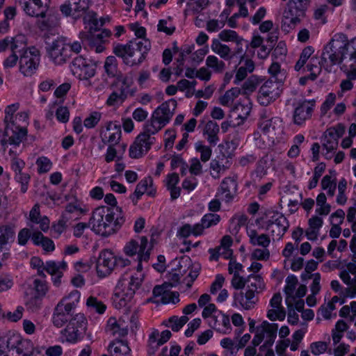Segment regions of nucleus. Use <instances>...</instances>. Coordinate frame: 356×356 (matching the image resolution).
<instances>
[{"label":"nucleus","instance_id":"obj_1","mask_svg":"<svg viewBox=\"0 0 356 356\" xmlns=\"http://www.w3.org/2000/svg\"><path fill=\"white\" fill-rule=\"evenodd\" d=\"M177 105V101L170 99L155 109L150 119L144 124L142 132L130 146L129 156L131 158H140L151 149L156 142L155 135L170 122Z\"/></svg>","mask_w":356,"mask_h":356},{"label":"nucleus","instance_id":"obj_2","mask_svg":"<svg viewBox=\"0 0 356 356\" xmlns=\"http://www.w3.org/2000/svg\"><path fill=\"white\" fill-rule=\"evenodd\" d=\"M323 61L328 70L343 61L350 67L356 65V38L349 40L346 35L334 34L323 49Z\"/></svg>","mask_w":356,"mask_h":356},{"label":"nucleus","instance_id":"obj_3","mask_svg":"<svg viewBox=\"0 0 356 356\" xmlns=\"http://www.w3.org/2000/svg\"><path fill=\"white\" fill-rule=\"evenodd\" d=\"M124 222L120 207L101 206L95 208L89 220L91 229L97 234L108 237L116 233Z\"/></svg>","mask_w":356,"mask_h":356},{"label":"nucleus","instance_id":"obj_4","mask_svg":"<svg viewBox=\"0 0 356 356\" xmlns=\"http://www.w3.org/2000/svg\"><path fill=\"white\" fill-rule=\"evenodd\" d=\"M144 261L138 260L136 273L132 275L129 279H121L115 291L113 304L117 309L125 307L131 303L134 294L139 289L143 280V264ZM147 262L148 261H145Z\"/></svg>","mask_w":356,"mask_h":356},{"label":"nucleus","instance_id":"obj_5","mask_svg":"<svg viewBox=\"0 0 356 356\" xmlns=\"http://www.w3.org/2000/svg\"><path fill=\"white\" fill-rule=\"evenodd\" d=\"M150 48L151 44L147 39L134 40L126 44H118L114 47L113 53L122 58L126 65L134 66L144 60Z\"/></svg>","mask_w":356,"mask_h":356},{"label":"nucleus","instance_id":"obj_6","mask_svg":"<svg viewBox=\"0 0 356 356\" xmlns=\"http://www.w3.org/2000/svg\"><path fill=\"white\" fill-rule=\"evenodd\" d=\"M257 125L259 131L273 143L284 140V127L280 118L271 117L266 111H264L260 114Z\"/></svg>","mask_w":356,"mask_h":356},{"label":"nucleus","instance_id":"obj_7","mask_svg":"<svg viewBox=\"0 0 356 356\" xmlns=\"http://www.w3.org/2000/svg\"><path fill=\"white\" fill-rule=\"evenodd\" d=\"M130 264L128 259L115 255L111 250L106 249L100 252L96 265L98 277H106L111 274L115 268H124Z\"/></svg>","mask_w":356,"mask_h":356},{"label":"nucleus","instance_id":"obj_8","mask_svg":"<svg viewBox=\"0 0 356 356\" xmlns=\"http://www.w3.org/2000/svg\"><path fill=\"white\" fill-rule=\"evenodd\" d=\"M345 133V126L338 124L326 129L321 138L322 144V154L325 159L330 160L334 156L338 147L339 139Z\"/></svg>","mask_w":356,"mask_h":356},{"label":"nucleus","instance_id":"obj_9","mask_svg":"<svg viewBox=\"0 0 356 356\" xmlns=\"http://www.w3.org/2000/svg\"><path fill=\"white\" fill-rule=\"evenodd\" d=\"M87 320L82 314H76L71 318L66 327L60 331L63 341L76 343L80 341L86 332Z\"/></svg>","mask_w":356,"mask_h":356},{"label":"nucleus","instance_id":"obj_10","mask_svg":"<svg viewBox=\"0 0 356 356\" xmlns=\"http://www.w3.org/2000/svg\"><path fill=\"white\" fill-rule=\"evenodd\" d=\"M311 0H289L284 11L285 23H289L290 28H295L306 16Z\"/></svg>","mask_w":356,"mask_h":356},{"label":"nucleus","instance_id":"obj_11","mask_svg":"<svg viewBox=\"0 0 356 356\" xmlns=\"http://www.w3.org/2000/svg\"><path fill=\"white\" fill-rule=\"evenodd\" d=\"M277 331V323L264 321L260 325L256 327L255 334L252 341V345L258 346L264 342L261 346L262 348H270L275 341Z\"/></svg>","mask_w":356,"mask_h":356},{"label":"nucleus","instance_id":"obj_12","mask_svg":"<svg viewBox=\"0 0 356 356\" xmlns=\"http://www.w3.org/2000/svg\"><path fill=\"white\" fill-rule=\"evenodd\" d=\"M40 54L35 47H30L19 55V72L25 76H32L38 70Z\"/></svg>","mask_w":356,"mask_h":356},{"label":"nucleus","instance_id":"obj_13","mask_svg":"<svg viewBox=\"0 0 356 356\" xmlns=\"http://www.w3.org/2000/svg\"><path fill=\"white\" fill-rule=\"evenodd\" d=\"M292 121L294 124L302 127L312 118L316 107L315 99H302L293 104Z\"/></svg>","mask_w":356,"mask_h":356},{"label":"nucleus","instance_id":"obj_14","mask_svg":"<svg viewBox=\"0 0 356 356\" xmlns=\"http://www.w3.org/2000/svg\"><path fill=\"white\" fill-rule=\"evenodd\" d=\"M289 227V221L282 213L273 212L266 222L265 229L268 232L273 240H280L286 232Z\"/></svg>","mask_w":356,"mask_h":356},{"label":"nucleus","instance_id":"obj_15","mask_svg":"<svg viewBox=\"0 0 356 356\" xmlns=\"http://www.w3.org/2000/svg\"><path fill=\"white\" fill-rule=\"evenodd\" d=\"M151 248L148 244L147 237L143 236L140 241L131 240L124 246L123 251L129 257L137 255V259L140 261H148L150 256Z\"/></svg>","mask_w":356,"mask_h":356},{"label":"nucleus","instance_id":"obj_16","mask_svg":"<svg viewBox=\"0 0 356 356\" xmlns=\"http://www.w3.org/2000/svg\"><path fill=\"white\" fill-rule=\"evenodd\" d=\"M71 71L79 80L88 81L95 76L96 68L90 60L77 56L72 62Z\"/></svg>","mask_w":356,"mask_h":356},{"label":"nucleus","instance_id":"obj_17","mask_svg":"<svg viewBox=\"0 0 356 356\" xmlns=\"http://www.w3.org/2000/svg\"><path fill=\"white\" fill-rule=\"evenodd\" d=\"M48 54L56 65L65 63L72 56L69 45L62 38H57L52 42L48 49Z\"/></svg>","mask_w":356,"mask_h":356},{"label":"nucleus","instance_id":"obj_18","mask_svg":"<svg viewBox=\"0 0 356 356\" xmlns=\"http://www.w3.org/2000/svg\"><path fill=\"white\" fill-rule=\"evenodd\" d=\"M281 93L280 83L272 79L264 83L260 87L257 99L263 106H268L279 97Z\"/></svg>","mask_w":356,"mask_h":356},{"label":"nucleus","instance_id":"obj_19","mask_svg":"<svg viewBox=\"0 0 356 356\" xmlns=\"http://www.w3.org/2000/svg\"><path fill=\"white\" fill-rule=\"evenodd\" d=\"M50 0H17L23 11L30 17H44Z\"/></svg>","mask_w":356,"mask_h":356},{"label":"nucleus","instance_id":"obj_20","mask_svg":"<svg viewBox=\"0 0 356 356\" xmlns=\"http://www.w3.org/2000/svg\"><path fill=\"white\" fill-rule=\"evenodd\" d=\"M111 35V31L108 29H104L99 33H80L79 38L83 43L87 44L92 49H94L96 53H102L105 50V46L95 43V40H97L103 43L108 42V38Z\"/></svg>","mask_w":356,"mask_h":356},{"label":"nucleus","instance_id":"obj_21","mask_svg":"<svg viewBox=\"0 0 356 356\" xmlns=\"http://www.w3.org/2000/svg\"><path fill=\"white\" fill-rule=\"evenodd\" d=\"M339 276L343 283L348 286L343 291L344 296L356 298V264L349 263L346 268L340 273Z\"/></svg>","mask_w":356,"mask_h":356},{"label":"nucleus","instance_id":"obj_22","mask_svg":"<svg viewBox=\"0 0 356 356\" xmlns=\"http://www.w3.org/2000/svg\"><path fill=\"white\" fill-rule=\"evenodd\" d=\"M45 271L51 276V282L56 287H59L62 283L64 272L67 269V263L65 260L56 261L49 260L45 262Z\"/></svg>","mask_w":356,"mask_h":356},{"label":"nucleus","instance_id":"obj_23","mask_svg":"<svg viewBox=\"0 0 356 356\" xmlns=\"http://www.w3.org/2000/svg\"><path fill=\"white\" fill-rule=\"evenodd\" d=\"M237 193L236 180L232 177H225L221 182L216 193L220 200L227 203L231 202Z\"/></svg>","mask_w":356,"mask_h":356},{"label":"nucleus","instance_id":"obj_24","mask_svg":"<svg viewBox=\"0 0 356 356\" xmlns=\"http://www.w3.org/2000/svg\"><path fill=\"white\" fill-rule=\"evenodd\" d=\"M172 284L164 282L161 285H156L153 289V295L155 298L161 297V302L163 304H175L179 301V293L170 291Z\"/></svg>","mask_w":356,"mask_h":356},{"label":"nucleus","instance_id":"obj_25","mask_svg":"<svg viewBox=\"0 0 356 356\" xmlns=\"http://www.w3.org/2000/svg\"><path fill=\"white\" fill-rule=\"evenodd\" d=\"M113 85L121 96L124 97L125 99L134 96L137 91L136 88L134 86L132 77L128 75L118 76Z\"/></svg>","mask_w":356,"mask_h":356},{"label":"nucleus","instance_id":"obj_26","mask_svg":"<svg viewBox=\"0 0 356 356\" xmlns=\"http://www.w3.org/2000/svg\"><path fill=\"white\" fill-rule=\"evenodd\" d=\"M121 126L113 122H109L106 129L102 132V140L108 145H117L121 138Z\"/></svg>","mask_w":356,"mask_h":356},{"label":"nucleus","instance_id":"obj_27","mask_svg":"<svg viewBox=\"0 0 356 356\" xmlns=\"http://www.w3.org/2000/svg\"><path fill=\"white\" fill-rule=\"evenodd\" d=\"M29 220L30 223L28 225L31 229L34 228L35 225H38L40 230L44 232L49 228L50 221L47 216L40 215L38 204H35L30 211Z\"/></svg>","mask_w":356,"mask_h":356},{"label":"nucleus","instance_id":"obj_28","mask_svg":"<svg viewBox=\"0 0 356 356\" xmlns=\"http://www.w3.org/2000/svg\"><path fill=\"white\" fill-rule=\"evenodd\" d=\"M90 211V208L83 204V202L74 198L72 201L68 202L65 207V210L62 213L67 219L70 220L72 217L71 215H86Z\"/></svg>","mask_w":356,"mask_h":356},{"label":"nucleus","instance_id":"obj_29","mask_svg":"<svg viewBox=\"0 0 356 356\" xmlns=\"http://www.w3.org/2000/svg\"><path fill=\"white\" fill-rule=\"evenodd\" d=\"M258 299L253 292L245 290V292L235 293L234 295V303L238 305L243 309L249 310L254 307Z\"/></svg>","mask_w":356,"mask_h":356},{"label":"nucleus","instance_id":"obj_30","mask_svg":"<svg viewBox=\"0 0 356 356\" xmlns=\"http://www.w3.org/2000/svg\"><path fill=\"white\" fill-rule=\"evenodd\" d=\"M21 335L14 332H8L0 337V348L4 352L16 350L21 341Z\"/></svg>","mask_w":356,"mask_h":356},{"label":"nucleus","instance_id":"obj_31","mask_svg":"<svg viewBox=\"0 0 356 356\" xmlns=\"http://www.w3.org/2000/svg\"><path fill=\"white\" fill-rule=\"evenodd\" d=\"M247 234L249 237L250 243L254 246H261L263 248H268L270 243L268 235L265 234H259L257 231L249 226L247 227Z\"/></svg>","mask_w":356,"mask_h":356},{"label":"nucleus","instance_id":"obj_32","mask_svg":"<svg viewBox=\"0 0 356 356\" xmlns=\"http://www.w3.org/2000/svg\"><path fill=\"white\" fill-rule=\"evenodd\" d=\"M323 225V220L318 216H314L308 220V228L305 231V235L309 241H316L319 235L321 228Z\"/></svg>","mask_w":356,"mask_h":356},{"label":"nucleus","instance_id":"obj_33","mask_svg":"<svg viewBox=\"0 0 356 356\" xmlns=\"http://www.w3.org/2000/svg\"><path fill=\"white\" fill-rule=\"evenodd\" d=\"M246 289L257 295L265 289V282L261 275L251 274L246 277Z\"/></svg>","mask_w":356,"mask_h":356},{"label":"nucleus","instance_id":"obj_34","mask_svg":"<svg viewBox=\"0 0 356 356\" xmlns=\"http://www.w3.org/2000/svg\"><path fill=\"white\" fill-rule=\"evenodd\" d=\"M81 294L79 291L73 290L68 296L63 297L57 305H61L64 312L70 314L71 312L76 307L79 302Z\"/></svg>","mask_w":356,"mask_h":356},{"label":"nucleus","instance_id":"obj_35","mask_svg":"<svg viewBox=\"0 0 356 356\" xmlns=\"http://www.w3.org/2000/svg\"><path fill=\"white\" fill-rule=\"evenodd\" d=\"M15 229L8 225H0V252L15 240Z\"/></svg>","mask_w":356,"mask_h":356},{"label":"nucleus","instance_id":"obj_36","mask_svg":"<svg viewBox=\"0 0 356 356\" xmlns=\"http://www.w3.org/2000/svg\"><path fill=\"white\" fill-rule=\"evenodd\" d=\"M345 296L343 298L337 296L332 297V300L327 304L323 305L318 311V315H321L324 319L332 318V312L336 309V305H341L345 302Z\"/></svg>","mask_w":356,"mask_h":356},{"label":"nucleus","instance_id":"obj_37","mask_svg":"<svg viewBox=\"0 0 356 356\" xmlns=\"http://www.w3.org/2000/svg\"><path fill=\"white\" fill-rule=\"evenodd\" d=\"M219 131L218 124L214 121L209 120L204 126L203 135L211 145L215 146L220 140L218 136Z\"/></svg>","mask_w":356,"mask_h":356},{"label":"nucleus","instance_id":"obj_38","mask_svg":"<svg viewBox=\"0 0 356 356\" xmlns=\"http://www.w3.org/2000/svg\"><path fill=\"white\" fill-rule=\"evenodd\" d=\"M32 241L35 245L41 246L45 252H53L55 250L54 241L44 236L41 232L34 231L32 233Z\"/></svg>","mask_w":356,"mask_h":356},{"label":"nucleus","instance_id":"obj_39","mask_svg":"<svg viewBox=\"0 0 356 356\" xmlns=\"http://www.w3.org/2000/svg\"><path fill=\"white\" fill-rule=\"evenodd\" d=\"M211 49L225 60H229L233 58L231 48L228 45L220 42L218 39L212 40Z\"/></svg>","mask_w":356,"mask_h":356},{"label":"nucleus","instance_id":"obj_40","mask_svg":"<svg viewBox=\"0 0 356 356\" xmlns=\"http://www.w3.org/2000/svg\"><path fill=\"white\" fill-rule=\"evenodd\" d=\"M152 184L153 180L149 177L140 180V181L137 184L134 194L131 196L132 201L136 203L140 197L145 193H148L151 195L152 191V190L148 191V189L152 187Z\"/></svg>","mask_w":356,"mask_h":356},{"label":"nucleus","instance_id":"obj_41","mask_svg":"<svg viewBox=\"0 0 356 356\" xmlns=\"http://www.w3.org/2000/svg\"><path fill=\"white\" fill-rule=\"evenodd\" d=\"M322 68H324L327 72L331 71L327 70L324 66L323 61V53L321 54V60H319L317 57H312L309 63L307 65V71L310 72L309 75V79L315 80L321 72Z\"/></svg>","mask_w":356,"mask_h":356},{"label":"nucleus","instance_id":"obj_42","mask_svg":"<svg viewBox=\"0 0 356 356\" xmlns=\"http://www.w3.org/2000/svg\"><path fill=\"white\" fill-rule=\"evenodd\" d=\"M254 70V62L251 60H246L245 65L239 67L236 71L234 79V83L238 85L241 81H244L248 73H251Z\"/></svg>","mask_w":356,"mask_h":356},{"label":"nucleus","instance_id":"obj_43","mask_svg":"<svg viewBox=\"0 0 356 356\" xmlns=\"http://www.w3.org/2000/svg\"><path fill=\"white\" fill-rule=\"evenodd\" d=\"M109 348L111 356H131V349L124 341H113L110 343Z\"/></svg>","mask_w":356,"mask_h":356},{"label":"nucleus","instance_id":"obj_44","mask_svg":"<svg viewBox=\"0 0 356 356\" xmlns=\"http://www.w3.org/2000/svg\"><path fill=\"white\" fill-rule=\"evenodd\" d=\"M285 282L284 293L286 296V302L287 305H289L294 301V293L298 284V279L295 275H291L286 278Z\"/></svg>","mask_w":356,"mask_h":356},{"label":"nucleus","instance_id":"obj_45","mask_svg":"<svg viewBox=\"0 0 356 356\" xmlns=\"http://www.w3.org/2000/svg\"><path fill=\"white\" fill-rule=\"evenodd\" d=\"M19 108V105L17 104H13L8 106L5 109V118L4 123L6 124L4 136H8V131L9 129H13L15 125L14 122V116L15 115V113Z\"/></svg>","mask_w":356,"mask_h":356},{"label":"nucleus","instance_id":"obj_46","mask_svg":"<svg viewBox=\"0 0 356 356\" xmlns=\"http://www.w3.org/2000/svg\"><path fill=\"white\" fill-rule=\"evenodd\" d=\"M10 51L22 54L24 51L26 50L27 47V40L26 37L24 34H18L14 37H10Z\"/></svg>","mask_w":356,"mask_h":356},{"label":"nucleus","instance_id":"obj_47","mask_svg":"<svg viewBox=\"0 0 356 356\" xmlns=\"http://www.w3.org/2000/svg\"><path fill=\"white\" fill-rule=\"evenodd\" d=\"M9 130L13 133L8 138L9 145L18 147L27 135L26 128L25 127L18 126L13 129H9Z\"/></svg>","mask_w":356,"mask_h":356},{"label":"nucleus","instance_id":"obj_48","mask_svg":"<svg viewBox=\"0 0 356 356\" xmlns=\"http://www.w3.org/2000/svg\"><path fill=\"white\" fill-rule=\"evenodd\" d=\"M188 321L186 316H172L163 322V324L174 332L179 331L183 326Z\"/></svg>","mask_w":356,"mask_h":356},{"label":"nucleus","instance_id":"obj_49","mask_svg":"<svg viewBox=\"0 0 356 356\" xmlns=\"http://www.w3.org/2000/svg\"><path fill=\"white\" fill-rule=\"evenodd\" d=\"M210 256L209 259L211 261H218L220 257L224 259H228L232 257L233 251L232 249H227L222 245H218L215 248H210L208 250Z\"/></svg>","mask_w":356,"mask_h":356},{"label":"nucleus","instance_id":"obj_50","mask_svg":"<svg viewBox=\"0 0 356 356\" xmlns=\"http://www.w3.org/2000/svg\"><path fill=\"white\" fill-rule=\"evenodd\" d=\"M86 24L88 26V31L86 33H91L99 31L102 25L99 24L100 22L97 18V13L94 11H88L83 18Z\"/></svg>","mask_w":356,"mask_h":356},{"label":"nucleus","instance_id":"obj_51","mask_svg":"<svg viewBox=\"0 0 356 356\" xmlns=\"http://www.w3.org/2000/svg\"><path fill=\"white\" fill-rule=\"evenodd\" d=\"M86 307L90 312H96L102 314L106 309V305L96 297L90 296L86 300Z\"/></svg>","mask_w":356,"mask_h":356},{"label":"nucleus","instance_id":"obj_52","mask_svg":"<svg viewBox=\"0 0 356 356\" xmlns=\"http://www.w3.org/2000/svg\"><path fill=\"white\" fill-rule=\"evenodd\" d=\"M106 329V331L112 335L118 334L119 336H124L127 332V330L122 327L115 317L108 318Z\"/></svg>","mask_w":356,"mask_h":356},{"label":"nucleus","instance_id":"obj_53","mask_svg":"<svg viewBox=\"0 0 356 356\" xmlns=\"http://www.w3.org/2000/svg\"><path fill=\"white\" fill-rule=\"evenodd\" d=\"M69 316L68 313L63 310L61 305H56L52 316L54 325L57 327H61L68 321Z\"/></svg>","mask_w":356,"mask_h":356},{"label":"nucleus","instance_id":"obj_54","mask_svg":"<svg viewBox=\"0 0 356 356\" xmlns=\"http://www.w3.org/2000/svg\"><path fill=\"white\" fill-rule=\"evenodd\" d=\"M316 213L321 216H327L331 210V206L327 203V197L325 193H321L316 197Z\"/></svg>","mask_w":356,"mask_h":356},{"label":"nucleus","instance_id":"obj_55","mask_svg":"<svg viewBox=\"0 0 356 356\" xmlns=\"http://www.w3.org/2000/svg\"><path fill=\"white\" fill-rule=\"evenodd\" d=\"M321 188L327 191L330 197H333L337 187L336 178H332L330 175H325L321 182Z\"/></svg>","mask_w":356,"mask_h":356},{"label":"nucleus","instance_id":"obj_56","mask_svg":"<svg viewBox=\"0 0 356 356\" xmlns=\"http://www.w3.org/2000/svg\"><path fill=\"white\" fill-rule=\"evenodd\" d=\"M206 65L216 73H221L225 68V63L217 56L210 55L206 59Z\"/></svg>","mask_w":356,"mask_h":356},{"label":"nucleus","instance_id":"obj_57","mask_svg":"<svg viewBox=\"0 0 356 356\" xmlns=\"http://www.w3.org/2000/svg\"><path fill=\"white\" fill-rule=\"evenodd\" d=\"M241 93V89L238 88H232L226 91L223 96L220 98V103L222 106H229L232 104L234 101Z\"/></svg>","mask_w":356,"mask_h":356},{"label":"nucleus","instance_id":"obj_58","mask_svg":"<svg viewBox=\"0 0 356 356\" xmlns=\"http://www.w3.org/2000/svg\"><path fill=\"white\" fill-rule=\"evenodd\" d=\"M34 347L32 341L29 339H24L21 337V341L16 349V353L22 356H31Z\"/></svg>","mask_w":356,"mask_h":356},{"label":"nucleus","instance_id":"obj_59","mask_svg":"<svg viewBox=\"0 0 356 356\" xmlns=\"http://www.w3.org/2000/svg\"><path fill=\"white\" fill-rule=\"evenodd\" d=\"M172 334L170 330H165L161 332L160 334L159 332L156 333V336L154 333H153L149 337V343L153 344L156 343V347L164 344L166 343L171 337Z\"/></svg>","mask_w":356,"mask_h":356},{"label":"nucleus","instance_id":"obj_60","mask_svg":"<svg viewBox=\"0 0 356 356\" xmlns=\"http://www.w3.org/2000/svg\"><path fill=\"white\" fill-rule=\"evenodd\" d=\"M347 188V181L345 178L340 179L337 184L338 194L336 198V202L339 205H344L348 200L346 194Z\"/></svg>","mask_w":356,"mask_h":356},{"label":"nucleus","instance_id":"obj_61","mask_svg":"<svg viewBox=\"0 0 356 356\" xmlns=\"http://www.w3.org/2000/svg\"><path fill=\"white\" fill-rule=\"evenodd\" d=\"M104 70L107 75L114 77L118 74V62L115 56H108L104 62Z\"/></svg>","mask_w":356,"mask_h":356},{"label":"nucleus","instance_id":"obj_62","mask_svg":"<svg viewBox=\"0 0 356 356\" xmlns=\"http://www.w3.org/2000/svg\"><path fill=\"white\" fill-rule=\"evenodd\" d=\"M314 52V49L312 46H307L302 51L300 58L295 65V70L300 71L306 63L307 60L312 56Z\"/></svg>","mask_w":356,"mask_h":356},{"label":"nucleus","instance_id":"obj_63","mask_svg":"<svg viewBox=\"0 0 356 356\" xmlns=\"http://www.w3.org/2000/svg\"><path fill=\"white\" fill-rule=\"evenodd\" d=\"M195 150L200 154V159L202 161H208L211 156L212 149L210 147L205 145L203 142L197 141L195 144Z\"/></svg>","mask_w":356,"mask_h":356},{"label":"nucleus","instance_id":"obj_64","mask_svg":"<svg viewBox=\"0 0 356 356\" xmlns=\"http://www.w3.org/2000/svg\"><path fill=\"white\" fill-rule=\"evenodd\" d=\"M35 164L37 165V170L39 174L48 172L50 171L53 165L51 160L47 156H44L38 157L35 161Z\"/></svg>","mask_w":356,"mask_h":356}]
</instances>
